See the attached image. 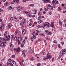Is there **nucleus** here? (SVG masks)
Returning <instances> with one entry per match:
<instances>
[{
	"instance_id": "bf43d9fd",
	"label": "nucleus",
	"mask_w": 66,
	"mask_h": 66,
	"mask_svg": "<svg viewBox=\"0 0 66 66\" xmlns=\"http://www.w3.org/2000/svg\"><path fill=\"white\" fill-rule=\"evenodd\" d=\"M14 19H17V18H16V16L14 17Z\"/></svg>"
},
{
	"instance_id": "0eeeda50",
	"label": "nucleus",
	"mask_w": 66,
	"mask_h": 66,
	"mask_svg": "<svg viewBox=\"0 0 66 66\" xmlns=\"http://www.w3.org/2000/svg\"><path fill=\"white\" fill-rule=\"evenodd\" d=\"M20 48L18 47V48L17 49H16V52H19L20 51Z\"/></svg>"
},
{
	"instance_id": "774afa93",
	"label": "nucleus",
	"mask_w": 66,
	"mask_h": 66,
	"mask_svg": "<svg viewBox=\"0 0 66 66\" xmlns=\"http://www.w3.org/2000/svg\"><path fill=\"white\" fill-rule=\"evenodd\" d=\"M40 64L39 63L37 64V66H40Z\"/></svg>"
},
{
	"instance_id": "1a4fd4ad",
	"label": "nucleus",
	"mask_w": 66,
	"mask_h": 66,
	"mask_svg": "<svg viewBox=\"0 0 66 66\" xmlns=\"http://www.w3.org/2000/svg\"><path fill=\"white\" fill-rule=\"evenodd\" d=\"M4 42H2V44H3V45L2 46V47L3 48V47H5L6 46V45H5V44H4Z\"/></svg>"
},
{
	"instance_id": "2eb2a0df",
	"label": "nucleus",
	"mask_w": 66,
	"mask_h": 66,
	"mask_svg": "<svg viewBox=\"0 0 66 66\" xmlns=\"http://www.w3.org/2000/svg\"><path fill=\"white\" fill-rule=\"evenodd\" d=\"M9 5V3L7 2H6V3H5L4 4V5L6 6H7V5Z\"/></svg>"
},
{
	"instance_id": "49530a36",
	"label": "nucleus",
	"mask_w": 66,
	"mask_h": 66,
	"mask_svg": "<svg viewBox=\"0 0 66 66\" xmlns=\"http://www.w3.org/2000/svg\"><path fill=\"white\" fill-rule=\"evenodd\" d=\"M52 3L53 4H54V3H55V1H54V0H53L52 2Z\"/></svg>"
},
{
	"instance_id": "6e6552de",
	"label": "nucleus",
	"mask_w": 66,
	"mask_h": 66,
	"mask_svg": "<svg viewBox=\"0 0 66 66\" xmlns=\"http://www.w3.org/2000/svg\"><path fill=\"white\" fill-rule=\"evenodd\" d=\"M1 27L2 30H3V29H4V24H2V25Z\"/></svg>"
},
{
	"instance_id": "3c124183",
	"label": "nucleus",
	"mask_w": 66,
	"mask_h": 66,
	"mask_svg": "<svg viewBox=\"0 0 66 66\" xmlns=\"http://www.w3.org/2000/svg\"><path fill=\"white\" fill-rule=\"evenodd\" d=\"M31 41H33V38H31Z\"/></svg>"
},
{
	"instance_id": "5fc2aeb1",
	"label": "nucleus",
	"mask_w": 66,
	"mask_h": 66,
	"mask_svg": "<svg viewBox=\"0 0 66 66\" xmlns=\"http://www.w3.org/2000/svg\"><path fill=\"white\" fill-rule=\"evenodd\" d=\"M37 27L38 28H40L41 26H39V25H38L37 26Z\"/></svg>"
},
{
	"instance_id": "ea45409f",
	"label": "nucleus",
	"mask_w": 66,
	"mask_h": 66,
	"mask_svg": "<svg viewBox=\"0 0 66 66\" xmlns=\"http://www.w3.org/2000/svg\"><path fill=\"white\" fill-rule=\"evenodd\" d=\"M30 52L31 54H32L33 53V50L32 49H31L30 50Z\"/></svg>"
},
{
	"instance_id": "c756f323",
	"label": "nucleus",
	"mask_w": 66,
	"mask_h": 66,
	"mask_svg": "<svg viewBox=\"0 0 66 66\" xmlns=\"http://www.w3.org/2000/svg\"><path fill=\"white\" fill-rule=\"evenodd\" d=\"M33 38H34V39H36V36L35 35H33Z\"/></svg>"
},
{
	"instance_id": "9b49d317",
	"label": "nucleus",
	"mask_w": 66,
	"mask_h": 66,
	"mask_svg": "<svg viewBox=\"0 0 66 66\" xmlns=\"http://www.w3.org/2000/svg\"><path fill=\"white\" fill-rule=\"evenodd\" d=\"M2 40H4V43H5V44H6V40H5V39H4V38H2Z\"/></svg>"
},
{
	"instance_id": "412c9836",
	"label": "nucleus",
	"mask_w": 66,
	"mask_h": 66,
	"mask_svg": "<svg viewBox=\"0 0 66 66\" xmlns=\"http://www.w3.org/2000/svg\"><path fill=\"white\" fill-rule=\"evenodd\" d=\"M12 63L13 64H16V62H15V61H12Z\"/></svg>"
},
{
	"instance_id": "680f3d73",
	"label": "nucleus",
	"mask_w": 66,
	"mask_h": 66,
	"mask_svg": "<svg viewBox=\"0 0 66 66\" xmlns=\"http://www.w3.org/2000/svg\"><path fill=\"white\" fill-rule=\"evenodd\" d=\"M3 11V10L2 9H0V12H2Z\"/></svg>"
},
{
	"instance_id": "603ef678",
	"label": "nucleus",
	"mask_w": 66,
	"mask_h": 66,
	"mask_svg": "<svg viewBox=\"0 0 66 66\" xmlns=\"http://www.w3.org/2000/svg\"><path fill=\"white\" fill-rule=\"evenodd\" d=\"M49 15H51V14H52V13H51V12H49Z\"/></svg>"
},
{
	"instance_id": "72a5a7b5",
	"label": "nucleus",
	"mask_w": 66,
	"mask_h": 66,
	"mask_svg": "<svg viewBox=\"0 0 66 66\" xmlns=\"http://www.w3.org/2000/svg\"><path fill=\"white\" fill-rule=\"evenodd\" d=\"M34 60V59L33 57H32V58L30 59V61H32H32H33Z\"/></svg>"
},
{
	"instance_id": "4be33fe9",
	"label": "nucleus",
	"mask_w": 66,
	"mask_h": 66,
	"mask_svg": "<svg viewBox=\"0 0 66 66\" xmlns=\"http://www.w3.org/2000/svg\"><path fill=\"white\" fill-rule=\"evenodd\" d=\"M55 4H59V2L57 1H55Z\"/></svg>"
},
{
	"instance_id": "338daca9",
	"label": "nucleus",
	"mask_w": 66,
	"mask_h": 66,
	"mask_svg": "<svg viewBox=\"0 0 66 66\" xmlns=\"http://www.w3.org/2000/svg\"><path fill=\"white\" fill-rule=\"evenodd\" d=\"M41 28H43V29H44V26H41Z\"/></svg>"
},
{
	"instance_id": "c85d7f7f",
	"label": "nucleus",
	"mask_w": 66,
	"mask_h": 66,
	"mask_svg": "<svg viewBox=\"0 0 66 66\" xmlns=\"http://www.w3.org/2000/svg\"><path fill=\"white\" fill-rule=\"evenodd\" d=\"M25 51H22V54H25Z\"/></svg>"
},
{
	"instance_id": "052dcab7",
	"label": "nucleus",
	"mask_w": 66,
	"mask_h": 66,
	"mask_svg": "<svg viewBox=\"0 0 66 66\" xmlns=\"http://www.w3.org/2000/svg\"><path fill=\"white\" fill-rule=\"evenodd\" d=\"M43 13L44 14H45V13H46V11H43Z\"/></svg>"
},
{
	"instance_id": "f704fd0d",
	"label": "nucleus",
	"mask_w": 66,
	"mask_h": 66,
	"mask_svg": "<svg viewBox=\"0 0 66 66\" xmlns=\"http://www.w3.org/2000/svg\"><path fill=\"white\" fill-rule=\"evenodd\" d=\"M9 62H12V60H11V59H9L8 60Z\"/></svg>"
},
{
	"instance_id": "a878e982",
	"label": "nucleus",
	"mask_w": 66,
	"mask_h": 66,
	"mask_svg": "<svg viewBox=\"0 0 66 66\" xmlns=\"http://www.w3.org/2000/svg\"><path fill=\"white\" fill-rule=\"evenodd\" d=\"M47 34V35H51V34H52V32H50Z\"/></svg>"
},
{
	"instance_id": "de8ad7c7",
	"label": "nucleus",
	"mask_w": 66,
	"mask_h": 66,
	"mask_svg": "<svg viewBox=\"0 0 66 66\" xmlns=\"http://www.w3.org/2000/svg\"><path fill=\"white\" fill-rule=\"evenodd\" d=\"M10 20H11L12 21L13 20V17H11L10 18Z\"/></svg>"
},
{
	"instance_id": "37998d69",
	"label": "nucleus",
	"mask_w": 66,
	"mask_h": 66,
	"mask_svg": "<svg viewBox=\"0 0 66 66\" xmlns=\"http://www.w3.org/2000/svg\"><path fill=\"white\" fill-rule=\"evenodd\" d=\"M10 65L11 66H13V64L11 63V62L10 63Z\"/></svg>"
},
{
	"instance_id": "13d9d810",
	"label": "nucleus",
	"mask_w": 66,
	"mask_h": 66,
	"mask_svg": "<svg viewBox=\"0 0 66 66\" xmlns=\"http://www.w3.org/2000/svg\"><path fill=\"white\" fill-rule=\"evenodd\" d=\"M44 10L45 11H48V9L46 8H45Z\"/></svg>"
},
{
	"instance_id": "6ab92c4d",
	"label": "nucleus",
	"mask_w": 66,
	"mask_h": 66,
	"mask_svg": "<svg viewBox=\"0 0 66 66\" xmlns=\"http://www.w3.org/2000/svg\"><path fill=\"white\" fill-rule=\"evenodd\" d=\"M11 23H9V24H8V27H9V28L10 29V28H11Z\"/></svg>"
},
{
	"instance_id": "39448f33",
	"label": "nucleus",
	"mask_w": 66,
	"mask_h": 66,
	"mask_svg": "<svg viewBox=\"0 0 66 66\" xmlns=\"http://www.w3.org/2000/svg\"><path fill=\"white\" fill-rule=\"evenodd\" d=\"M51 26L52 28H54V22H53L51 24Z\"/></svg>"
},
{
	"instance_id": "c03bdc74",
	"label": "nucleus",
	"mask_w": 66,
	"mask_h": 66,
	"mask_svg": "<svg viewBox=\"0 0 66 66\" xmlns=\"http://www.w3.org/2000/svg\"><path fill=\"white\" fill-rule=\"evenodd\" d=\"M30 6H34V4H32L30 5Z\"/></svg>"
},
{
	"instance_id": "393cba45",
	"label": "nucleus",
	"mask_w": 66,
	"mask_h": 66,
	"mask_svg": "<svg viewBox=\"0 0 66 66\" xmlns=\"http://www.w3.org/2000/svg\"><path fill=\"white\" fill-rule=\"evenodd\" d=\"M14 39L15 40H17V36H15L14 37Z\"/></svg>"
},
{
	"instance_id": "2f4dec72",
	"label": "nucleus",
	"mask_w": 66,
	"mask_h": 66,
	"mask_svg": "<svg viewBox=\"0 0 66 66\" xmlns=\"http://www.w3.org/2000/svg\"><path fill=\"white\" fill-rule=\"evenodd\" d=\"M25 42H26V41H25V40H24L23 41V42H22V43L23 44H24V43H25Z\"/></svg>"
},
{
	"instance_id": "aec40b11",
	"label": "nucleus",
	"mask_w": 66,
	"mask_h": 66,
	"mask_svg": "<svg viewBox=\"0 0 66 66\" xmlns=\"http://www.w3.org/2000/svg\"><path fill=\"white\" fill-rule=\"evenodd\" d=\"M23 20H24V23H26L27 22V21L26 20L24 19H23Z\"/></svg>"
},
{
	"instance_id": "f8f14e48",
	"label": "nucleus",
	"mask_w": 66,
	"mask_h": 66,
	"mask_svg": "<svg viewBox=\"0 0 66 66\" xmlns=\"http://www.w3.org/2000/svg\"><path fill=\"white\" fill-rule=\"evenodd\" d=\"M24 12L25 14H27V15H29L30 14V12H28L26 11H25Z\"/></svg>"
},
{
	"instance_id": "69168bd1",
	"label": "nucleus",
	"mask_w": 66,
	"mask_h": 66,
	"mask_svg": "<svg viewBox=\"0 0 66 66\" xmlns=\"http://www.w3.org/2000/svg\"><path fill=\"white\" fill-rule=\"evenodd\" d=\"M20 26H21V25H22V24H21V22H20Z\"/></svg>"
},
{
	"instance_id": "20e7f679",
	"label": "nucleus",
	"mask_w": 66,
	"mask_h": 66,
	"mask_svg": "<svg viewBox=\"0 0 66 66\" xmlns=\"http://www.w3.org/2000/svg\"><path fill=\"white\" fill-rule=\"evenodd\" d=\"M44 3H50V0H45L44 2Z\"/></svg>"
},
{
	"instance_id": "4468645a",
	"label": "nucleus",
	"mask_w": 66,
	"mask_h": 66,
	"mask_svg": "<svg viewBox=\"0 0 66 66\" xmlns=\"http://www.w3.org/2000/svg\"><path fill=\"white\" fill-rule=\"evenodd\" d=\"M47 57V59H50V60L51 59V55H49Z\"/></svg>"
},
{
	"instance_id": "79ce46f5",
	"label": "nucleus",
	"mask_w": 66,
	"mask_h": 66,
	"mask_svg": "<svg viewBox=\"0 0 66 66\" xmlns=\"http://www.w3.org/2000/svg\"><path fill=\"white\" fill-rule=\"evenodd\" d=\"M18 30H16L15 31V34H17V33H18Z\"/></svg>"
},
{
	"instance_id": "a18cd8bd",
	"label": "nucleus",
	"mask_w": 66,
	"mask_h": 66,
	"mask_svg": "<svg viewBox=\"0 0 66 66\" xmlns=\"http://www.w3.org/2000/svg\"><path fill=\"white\" fill-rule=\"evenodd\" d=\"M20 6H18L16 7V9H20Z\"/></svg>"
},
{
	"instance_id": "c9c22d12",
	"label": "nucleus",
	"mask_w": 66,
	"mask_h": 66,
	"mask_svg": "<svg viewBox=\"0 0 66 66\" xmlns=\"http://www.w3.org/2000/svg\"><path fill=\"white\" fill-rule=\"evenodd\" d=\"M9 9L10 10H11L12 8V6H10L9 7Z\"/></svg>"
},
{
	"instance_id": "0e129e2a",
	"label": "nucleus",
	"mask_w": 66,
	"mask_h": 66,
	"mask_svg": "<svg viewBox=\"0 0 66 66\" xmlns=\"http://www.w3.org/2000/svg\"><path fill=\"white\" fill-rule=\"evenodd\" d=\"M53 43H56V40H54L53 41Z\"/></svg>"
},
{
	"instance_id": "09e8293b",
	"label": "nucleus",
	"mask_w": 66,
	"mask_h": 66,
	"mask_svg": "<svg viewBox=\"0 0 66 66\" xmlns=\"http://www.w3.org/2000/svg\"><path fill=\"white\" fill-rule=\"evenodd\" d=\"M58 9L59 10H62V8L61 7H58Z\"/></svg>"
},
{
	"instance_id": "a19ab883",
	"label": "nucleus",
	"mask_w": 66,
	"mask_h": 66,
	"mask_svg": "<svg viewBox=\"0 0 66 66\" xmlns=\"http://www.w3.org/2000/svg\"><path fill=\"white\" fill-rule=\"evenodd\" d=\"M21 47H23L24 46V44H22L21 45Z\"/></svg>"
},
{
	"instance_id": "e433bc0d",
	"label": "nucleus",
	"mask_w": 66,
	"mask_h": 66,
	"mask_svg": "<svg viewBox=\"0 0 66 66\" xmlns=\"http://www.w3.org/2000/svg\"><path fill=\"white\" fill-rule=\"evenodd\" d=\"M59 23L60 24L62 25V23L61 21H60Z\"/></svg>"
},
{
	"instance_id": "f257e3e1",
	"label": "nucleus",
	"mask_w": 66,
	"mask_h": 66,
	"mask_svg": "<svg viewBox=\"0 0 66 66\" xmlns=\"http://www.w3.org/2000/svg\"><path fill=\"white\" fill-rule=\"evenodd\" d=\"M66 52V49H64L62 51H61V53L60 54V56L58 57V59H60L61 58V57L62 55H63L64 54H65V52Z\"/></svg>"
},
{
	"instance_id": "f03ea898",
	"label": "nucleus",
	"mask_w": 66,
	"mask_h": 66,
	"mask_svg": "<svg viewBox=\"0 0 66 66\" xmlns=\"http://www.w3.org/2000/svg\"><path fill=\"white\" fill-rule=\"evenodd\" d=\"M10 35H9L8 36H6V40H10Z\"/></svg>"
},
{
	"instance_id": "4d7b16f0",
	"label": "nucleus",
	"mask_w": 66,
	"mask_h": 66,
	"mask_svg": "<svg viewBox=\"0 0 66 66\" xmlns=\"http://www.w3.org/2000/svg\"><path fill=\"white\" fill-rule=\"evenodd\" d=\"M21 11V10H20V9H18L17 10V11L18 12H20Z\"/></svg>"
},
{
	"instance_id": "f3484780",
	"label": "nucleus",
	"mask_w": 66,
	"mask_h": 66,
	"mask_svg": "<svg viewBox=\"0 0 66 66\" xmlns=\"http://www.w3.org/2000/svg\"><path fill=\"white\" fill-rule=\"evenodd\" d=\"M38 14V16H41V15H42V13L40 12H39Z\"/></svg>"
},
{
	"instance_id": "5701e85b",
	"label": "nucleus",
	"mask_w": 66,
	"mask_h": 66,
	"mask_svg": "<svg viewBox=\"0 0 66 66\" xmlns=\"http://www.w3.org/2000/svg\"><path fill=\"white\" fill-rule=\"evenodd\" d=\"M50 7H51V6H50V5L49 4L48 5L47 8L48 9H49Z\"/></svg>"
},
{
	"instance_id": "58836bf2",
	"label": "nucleus",
	"mask_w": 66,
	"mask_h": 66,
	"mask_svg": "<svg viewBox=\"0 0 66 66\" xmlns=\"http://www.w3.org/2000/svg\"><path fill=\"white\" fill-rule=\"evenodd\" d=\"M12 58H14L15 57V55H13L12 56Z\"/></svg>"
},
{
	"instance_id": "a211bd4d",
	"label": "nucleus",
	"mask_w": 66,
	"mask_h": 66,
	"mask_svg": "<svg viewBox=\"0 0 66 66\" xmlns=\"http://www.w3.org/2000/svg\"><path fill=\"white\" fill-rule=\"evenodd\" d=\"M43 22V21L42 20H40L38 21V22L39 23H41Z\"/></svg>"
},
{
	"instance_id": "ddd939ff",
	"label": "nucleus",
	"mask_w": 66,
	"mask_h": 66,
	"mask_svg": "<svg viewBox=\"0 0 66 66\" xmlns=\"http://www.w3.org/2000/svg\"><path fill=\"white\" fill-rule=\"evenodd\" d=\"M0 40H1V45H2V42H1L2 41V38H1V37L0 38Z\"/></svg>"
},
{
	"instance_id": "e2e57ef3",
	"label": "nucleus",
	"mask_w": 66,
	"mask_h": 66,
	"mask_svg": "<svg viewBox=\"0 0 66 66\" xmlns=\"http://www.w3.org/2000/svg\"><path fill=\"white\" fill-rule=\"evenodd\" d=\"M38 54H37L36 55V57H37V56H38Z\"/></svg>"
},
{
	"instance_id": "dca6fc26",
	"label": "nucleus",
	"mask_w": 66,
	"mask_h": 66,
	"mask_svg": "<svg viewBox=\"0 0 66 66\" xmlns=\"http://www.w3.org/2000/svg\"><path fill=\"white\" fill-rule=\"evenodd\" d=\"M20 39L19 38H18V45H19L20 44Z\"/></svg>"
},
{
	"instance_id": "bb28decb",
	"label": "nucleus",
	"mask_w": 66,
	"mask_h": 66,
	"mask_svg": "<svg viewBox=\"0 0 66 66\" xmlns=\"http://www.w3.org/2000/svg\"><path fill=\"white\" fill-rule=\"evenodd\" d=\"M11 37L12 39H13L14 38V35H12L11 36Z\"/></svg>"
},
{
	"instance_id": "b1692460",
	"label": "nucleus",
	"mask_w": 66,
	"mask_h": 66,
	"mask_svg": "<svg viewBox=\"0 0 66 66\" xmlns=\"http://www.w3.org/2000/svg\"><path fill=\"white\" fill-rule=\"evenodd\" d=\"M41 16H39L38 18V19L39 20H40L42 18L41 17Z\"/></svg>"
},
{
	"instance_id": "7c9ffc66",
	"label": "nucleus",
	"mask_w": 66,
	"mask_h": 66,
	"mask_svg": "<svg viewBox=\"0 0 66 66\" xmlns=\"http://www.w3.org/2000/svg\"><path fill=\"white\" fill-rule=\"evenodd\" d=\"M7 34V31H6L5 32L4 34V36H5V35H6Z\"/></svg>"
},
{
	"instance_id": "864d4df0",
	"label": "nucleus",
	"mask_w": 66,
	"mask_h": 66,
	"mask_svg": "<svg viewBox=\"0 0 66 66\" xmlns=\"http://www.w3.org/2000/svg\"><path fill=\"white\" fill-rule=\"evenodd\" d=\"M16 2L17 3H19V0H16Z\"/></svg>"
},
{
	"instance_id": "423d86ee",
	"label": "nucleus",
	"mask_w": 66,
	"mask_h": 66,
	"mask_svg": "<svg viewBox=\"0 0 66 66\" xmlns=\"http://www.w3.org/2000/svg\"><path fill=\"white\" fill-rule=\"evenodd\" d=\"M26 30H25V29H23L22 30V34H26Z\"/></svg>"
},
{
	"instance_id": "473e14b6",
	"label": "nucleus",
	"mask_w": 66,
	"mask_h": 66,
	"mask_svg": "<svg viewBox=\"0 0 66 66\" xmlns=\"http://www.w3.org/2000/svg\"><path fill=\"white\" fill-rule=\"evenodd\" d=\"M53 6H52L51 7V9H50L51 10H52H52H53Z\"/></svg>"
},
{
	"instance_id": "cd10ccee",
	"label": "nucleus",
	"mask_w": 66,
	"mask_h": 66,
	"mask_svg": "<svg viewBox=\"0 0 66 66\" xmlns=\"http://www.w3.org/2000/svg\"><path fill=\"white\" fill-rule=\"evenodd\" d=\"M45 53V51H43L42 52V54H43V55H45V54H44V53Z\"/></svg>"
},
{
	"instance_id": "8fccbe9b",
	"label": "nucleus",
	"mask_w": 66,
	"mask_h": 66,
	"mask_svg": "<svg viewBox=\"0 0 66 66\" xmlns=\"http://www.w3.org/2000/svg\"><path fill=\"white\" fill-rule=\"evenodd\" d=\"M64 10H66V8L65 7V6H64Z\"/></svg>"
},
{
	"instance_id": "9d476101",
	"label": "nucleus",
	"mask_w": 66,
	"mask_h": 66,
	"mask_svg": "<svg viewBox=\"0 0 66 66\" xmlns=\"http://www.w3.org/2000/svg\"><path fill=\"white\" fill-rule=\"evenodd\" d=\"M18 38H20V39H21V40H22V39H23L22 38V37H21L20 36H19V37H18Z\"/></svg>"
},
{
	"instance_id": "6e6d98bb",
	"label": "nucleus",
	"mask_w": 66,
	"mask_h": 66,
	"mask_svg": "<svg viewBox=\"0 0 66 66\" xmlns=\"http://www.w3.org/2000/svg\"><path fill=\"white\" fill-rule=\"evenodd\" d=\"M36 32H37V33H38L39 32V31H38V30H36Z\"/></svg>"
},
{
	"instance_id": "4c0bfd02",
	"label": "nucleus",
	"mask_w": 66,
	"mask_h": 66,
	"mask_svg": "<svg viewBox=\"0 0 66 66\" xmlns=\"http://www.w3.org/2000/svg\"><path fill=\"white\" fill-rule=\"evenodd\" d=\"M46 59H47V57H45L44 58L43 60L44 61H45V60H46Z\"/></svg>"
},
{
	"instance_id": "7ed1b4c3",
	"label": "nucleus",
	"mask_w": 66,
	"mask_h": 66,
	"mask_svg": "<svg viewBox=\"0 0 66 66\" xmlns=\"http://www.w3.org/2000/svg\"><path fill=\"white\" fill-rule=\"evenodd\" d=\"M46 26H47V27H48V28L50 27V24H49V23L48 22H46Z\"/></svg>"
}]
</instances>
